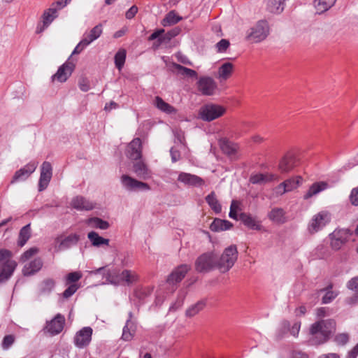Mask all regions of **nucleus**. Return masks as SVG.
I'll use <instances>...</instances> for the list:
<instances>
[{
  "mask_svg": "<svg viewBox=\"0 0 358 358\" xmlns=\"http://www.w3.org/2000/svg\"><path fill=\"white\" fill-rule=\"evenodd\" d=\"M56 280L51 278H46L38 285V294L39 296H49L56 287Z\"/></svg>",
  "mask_w": 358,
  "mask_h": 358,
  "instance_id": "obj_19",
  "label": "nucleus"
},
{
  "mask_svg": "<svg viewBox=\"0 0 358 358\" xmlns=\"http://www.w3.org/2000/svg\"><path fill=\"white\" fill-rule=\"evenodd\" d=\"M285 186L287 192H291L298 187H299L303 182V178L299 176H295L285 180L282 182Z\"/></svg>",
  "mask_w": 358,
  "mask_h": 358,
  "instance_id": "obj_40",
  "label": "nucleus"
},
{
  "mask_svg": "<svg viewBox=\"0 0 358 358\" xmlns=\"http://www.w3.org/2000/svg\"><path fill=\"white\" fill-rule=\"evenodd\" d=\"M182 20L175 10L169 12L166 17L163 19L162 24L164 27L173 25Z\"/></svg>",
  "mask_w": 358,
  "mask_h": 358,
  "instance_id": "obj_42",
  "label": "nucleus"
},
{
  "mask_svg": "<svg viewBox=\"0 0 358 358\" xmlns=\"http://www.w3.org/2000/svg\"><path fill=\"white\" fill-rule=\"evenodd\" d=\"M65 324V317L60 313H58L55 317L46 324L45 329L51 335H57L59 334L64 329Z\"/></svg>",
  "mask_w": 358,
  "mask_h": 358,
  "instance_id": "obj_15",
  "label": "nucleus"
},
{
  "mask_svg": "<svg viewBox=\"0 0 358 358\" xmlns=\"http://www.w3.org/2000/svg\"><path fill=\"white\" fill-rule=\"evenodd\" d=\"M174 68L182 75L190 78H196L197 73L194 70L184 67L180 64H174Z\"/></svg>",
  "mask_w": 358,
  "mask_h": 358,
  "instance_id": "obj_48",
  "label": "nucleus"
},
{
  "mask_svg": "<svg viewBox=\"0 0 358 358\" xmlns=\"http://www.w3.org/2000/svg\"><path fill=\"white\" fill-rule=\"evenodd\" d=\"M12 252L7 249H0V284L7 282L13 275L17 267V262L10 259Z\"/></svg>",
  "mask_w": 358,
  "mask_h": 358,
  "instance_id": "obj_3",
  "label": "nucleus"
},
{
  "mask_svg": "<svg viewBox=\"0 0 358 358\" xmlns=\"http://www.w3.org/2000/svg\"><path fill=\"white\" fill-rule=\"evenodd\" d=\"M126 155L132 160H138L141 158V141L139 138H134L128 145Z\"/></svg>",
  "mask_w": 358,
  "mask_h": 358,
  "instance_id": "obj_17",
  "label": "nucleus"
},
{
  "mask_svg": "<svg viewBox=\"0 0 358 358\" xmlns=\"http://www.w3.org/2000/svg\"><path fill=\"white\" fill-rule=\"evenodd\" d=\"M274 191L277 195H282L285 193L288 192L283 182H281L278 186H276Z\"/></svg>",
  "mask_w": 358,
  "mask_h": 358,
  "instance_id": "obj_61",
  "label": "nucleus"
},
{
  "mask_svg": "<svg viewBox=\"0 0 358 358\" xmlns=\"http://www.w3.org/2000/svg\"><path fill=\"white\" fill-rule=\"evenodd\" d=\"M43 262L39 257L35 258L34 260L24 264L22 268V274L24 276H31L38 272L42 266Z\"/></svg>",
  "mask_w": 358,
  "mask_h": 358,
  "instance_id": "obj_20",
  "label": "nucleus"
},
{
  "mask_svg": "<svg viewBox=\"0 0 358 358\" xmlns=\"http://www.w3.org/2000/svg\"><path fill=\"white\" fill-rule=\"evenodd\" d=\"M301 327L300 322H295L290 329V333L294 336H297Z\"/></svg>",
  "mask_w": 358,
  "mask_h": 358,
  "instance_id": "obj_63",
  "label": "nucleus"
},
{
  "mask_svg": "<svg viewBox=\"0 0 358 358\" xmlns=\"http://www.w3.org/2000/svg\"><path fill=\"white\" fill-rule=\"evenodd\" d=\"M86 47H87V45L82 41H80L78 43V44L76 46V48H74V50L72 52L69 58L71 59L73 55H77V54L80 53Z\"/></svg>",
  "mask_w": 358,
  "mask_h": 358,
  "instance_id": "obj_57",
  "label": "nucleus"
},
{
  "mask_svg": "<svg viewBox=\"0 0 358 358\" xmlns=\"http://www.w3.org/2000/svg\"><path fill=\"white\" fill-rule=\"evenodd\" d=\"M138 275L132 270L124 269L117 275L108 273L107 279L114 285H125L130 286L138 280Z\"/></svg>",
  "mask_w": 358,
  "mask_h": 358,
  "instance_id": "obj_4",
  "label": "nucleus"
},
{
  "mask_svg": "<svg viewBox=\"0 0 358 358\" xmlns=\"http://www.w3.org/2000/svg\"><path fill=\"white\" fill-rule=\"evenodd\" d=\"M331 219L329 212L322 210L313 216L308 225V230L310 234H314L322 230L328 224Z\"/></svg>",
  "mask_w": 358,
  "mask_h": 358,
  "instance_id": "obj_5",
  "label": "nucleus"
},
{
  "mask_svg": "<svg viewBox=\"0 0 358 358\" xmlns=\"http://www.w3.org/2000/svg\"><path fill=\"white\" fill-rule=\"evenodd\" d=\"M337 0H314L313 6L316 13L321 15L334 6Z\"/></svg>",
  "mask_w": 358,
  "mask_h": 358,
  "instance_id": "obj_32",
  "label": "nucleus"
},
{
  "mask_svg": "<svg viewBox=\"0 0 358 358\" xmlns=\"http://www.w3.org/2000/svg\"><path fill=\"white\" fill-rule=\"evenodd\" d=\"M237 209H238V205L236 203V201H233L231 203V205L230 212L229 214V215L231 218H233L235 220L237 219V212H236Z\"/></svg>",
  "mask_w": 358,
  "mask_h": 358,
  "instance_id": "obj_60",
  "label": "nucleus"
},
{
  "mask_svg": "<svg viewBox=\"0 0 358 358\" xmlns=\"http://www.w3.org/2000/svg\"><path fill=\"white\" fill-rule=\"evenodd\" d=\"M132 316V313L129 312V318L123 328L122 338L126 341H131L134 337V332L136 331V324L131 320Z\"/></svg>",
  "mask_w": 358,
  "mask_h": 358,
  "instance_id": "obj_27",
  "label": "nucleus"
},
{
  "mask_svg": "<svg viewBox=\"0 0 358 358\" xmlns=\"http://www.w3.org/2000/svg\"><path fill=\"white\" fill-rule=\"evenodd\" d=\"M206 301L201 300L189 306L185 311V315L188 317H192L201 311L206 306Z\"/></svg>",
  "mask_w": 358,
  "mask_h": 358,
  "instance_id": "obj_37",
  "label": "nucleus"
},
{
  "mask_svg": "<svg viewBox=\"0 0 358 358\" xmlns=\"http://www.w3.org/2000/svg\"><path fill=\"white\" fill-rule=\"evenodd\" d=\"M206 200L208 205L210 206V208L216 213H218L221 212L222 206L218 203V201L217 200L215 195L213 192L208 195L206 198Z\"/></svg>",
  "mask_w": 358,
  "mask_h": 358,
  "instance_id": "obj_46",
  "label": "nucleus"
},
{
  "mask_svg": "<svg viewBox=\"0 0 358 358\" xmlns=\"http://www.w3.org/2000/svg\"><path fill=\"white\" fill-rule=\"evenodd\" d=\"M285 0H266V10L270 13L280 14L284 10Z\"/></svg>",
  "mask_w": 358,
  "mask_h": 358,
  "instance_id": "obj_29",
  "label": "nucleus"
},
{
  "mask_svg": "<svg viewBox=\"0 0 358 358\" xmlns=\"http://www.w3.org/2000/svg\"><path fill=\"white\" fill-rule=\"evenodd\" d=\"M278 176L271 173H256L250 177V182L252 184L262 185L266 182L278 180Z\"/></svg>",
  "mask_w": 358,
  "mask_h": 358,
  "instance_id": "obj_28",
  "label": "nucleus"
},
{
  "mask_svg": "<svg viewBox=\"0 0 358 358\" xmlns=\"http://www.w3.org/2000/svg\"><path fill=\"white\" fill-rule=\"evenodd\" d=\"M238 259V250L236 245L225 248V271L229 270Z\"/></svg>",
  "mask_w": 358,
  "mask_h": 358,
  "instance_id": "obj_24",
  "label": "nucleus"
},
{
  "mask_svg": "<svg viewBox=\"0 0 358 358\" xmlns=\"http://www.w3.org/2000/svg\"><path fill=\"white\" fill-rule=\"evenodd\" d=\"M164 32V29H157L155 32H153L148 38L149 41H153L158 38L159 44L162 43L166 40H170L171 37H173V34L171 33H167L166 35L161 36V35Z\"/></svg>",
  "mask_w": 358,
  "mask_h": 358,
  "instance_id": "obj_44",
  "label": "nucleus"
},
{
  "mask_svg": "<svg viewBox=\"0 0 358 358\" xmlns=\"http://www.w3.org/2000/svg\"><path fill=\"white\" fill-rule=\"evenodd\" d=\"M296 160L293 155H285L279 162L278 169L281 173H288L296 166Z\"/></svg>",
  "mask_w": 358,
  "mask_h": 358,
  "instance_id": "obj_25",
  "label": "nucleus"
},
{
  "mask_svg": "<svg viewBox=\"0 0 358 358\" xmlns=\"http://www.w3.org/2000/svg\"><path fill=\"white\" fill-rule=\"evenodd\" d=\"M86 223L92 228H96L100 229H107L109 227V223L99 217H91L89 218Z\"/></svg>",
  "mask_w": 358,
  "mask_h": 358,
  "instance_id": "obj_41",
  "label": "nucleus"
},
{
  "mask_svg": "<svg viewBox=\"0 0 358 358\" xmlns=\"http://www.w3.org/2000/svg\"><path fill=\"white\" fill-rule=\"evenodd\" d=\"M329 187V185L326 182H317L313 183L307 192L303 195V199L305 200L309 199L313 196L317 195L320 192L325 190Z\"/></svg>",
  "mask_w": 358,
  "mask_h": 358,
  "instance_id": "obj_30",
  "label": "nucleus"
},
{
  "mask_svg": "<svg viewBox=\"0 0 358 358\" xmlns=\"http://www.w3.org/2000/svg\"><path fill=\"white\" fill-rule=\"evenodd\" d=\"M336 322L334 320H322L313 323L310 328L312 336L309 342L311 345H318L326 343L335 331Z\"/></svg>",
  "mask_w": 358,
  "mask_h": 358,
  "instance_id": "obj_1",
  "label": "nucleus"
},
{
  "mask_svg": "<svg viewBox=\"0 0 358 358\" xmlns=\"http://www.w3.org/2000/svg\"><path fill=\"white\" fill-rule=\"evenodd\" d=\"M103 32L102 25L99 24L93 27L89 33H85L83 34L82 41L88 46L93 41L99 38Z\"/></svg>",
  "mask_w": 358,
  "mask_h": 358,
  "instance_id": "obj_26",
  "label": "nucleus"
},
{
  "mask_svg": "<svg viewBox=\"0 0 358 358\" xmlns=\"http://www.w3.org/2000/svg\"><path fill=\"white\" fill-rule=\"evenodd\" d=\"M133 172L142 180H147L151 177L152 172L147 164L142 160L136 161L132 166Z\"/></svg>",
  "mask_w": 358,
  "mask_h": 358,
  "instance_id": "obj_18",
  "label": "nucleus"
},
{
  "mask_svg": "<svg viewBox=\"0 0 358 358\" xmlns=\"http://www.w3.org/2000/svg\"><path fill=\"white\" fill-rule=\"evenodd\" d=\"M199 90H214L216 87L215 83L210 77H203L199 80Z\"/></svg>",
  "mask_w": 358,
  "mask_h": 358,
  "instance_id": "obj_45",
  "label": "nucleus"
},
{
  "mask_svg": "<svg viewBox=\"0 0 358 358\" xmlns=\"http://www.w3.org/2000/svg\"><path fill=\"white\" fill-rule=\"evenodd\" d=\"M31 237V224H28L23 227L19 233L18 245L22 247Z\"/></svg>",
  "mask_w": 358,
  "mask_h": 358,
  "instance_id": "obj_39",
  "label": "nucleus"
},
{
  "mask_svg": "<svg viewBox=\"0 0 358 358\" xmlns=\"http://www.w3.org/2000/svg\"><path fill=\"white\" fill-rule=\"evenodd\" d=\"M78 240L79 236L78 235L71 234L65 237L60 241L58 248L59 250H63L69 248L70 247L76 245L78 243Z\"/></svg>",
  "mask_w": 358,
  "mask_h": 358,
  "instance_id": "obj_35",
  "label": "nucleus"
},
{
  "mask_svg": "<svg viewBox=\"0 0 358 358\" xmlns=\"http://www.w3.org/2000/svg\"><path fill=\"white\" fill-rule=\"evenodd\" d=\"M347 287L355 292L352 296L346 299V301L350 305L358 303V275L352 278L347 282Z\"/></svg>",
  "mask_w": 358,
  "mask_h": 358,
  "instance_id": "obj_31",
  "label": "nucleus"
},
{
  "mask_svg": "<svg viewBox=\"0 0 358 358\" xmlns=\"http://www.w3.org/2000/svg\"><path fill=\"white\" fill-rule=\"evenodd\" d=\"M38 162L31 161L25 166L15 171L10 181L11 184L26 180L36 169Z\"/></svg>",
  "mask_w": 358,
  "mask_h": 358,
  "instance_id": "obj_9",
  "label": "nucleus"
},
{
  "mask_svg": "<svg viewBox=\"0 0 358 358\" xmlns=\"http://www.w3.org/2000/svg\"><path fill=\"white\" fill-rule=\"evenodd\" d=\"M178 180L185 185L200 187L204 184L203 180L193 174L182 172L179 174Z\"/></svg>",
  "mask_w": 358,
  "mask_h": 358,
  "instance_id": "obj_22",
  "label": "nucleus"
},
{
  "mask_svg": "<svg viewBox=\"0 0 358 358\" xmlns=\"http://www.w3.org/2000/svg\"><path fill=\"white\" fill-rule=\"evenodd\" d=\"M126 59V50L124 49H120L115 55V66L121 70L123 67Z\"/></svg>",
  "mask_w": 358,
  "mask_h": 358,
  "instance_id": "obj_47",
  "label": "nucleus"
},
{
  "mask_svg": "<svg viewBox=\"0 0 358 358\" xmlns=\"http://www.w3.org/2000/svg\"><path fill=\"white\" fill-rule=\"evenodd\" d=\"M81 278H82V273L80 271H74V272L69 273L66 276V285L76 284V282H78Z\"/></svg>",
  "mask_w": 358,
  "mask_h": 358,
  "instance_id": "obj_49",
  "label": "nucleus"
},
{
  "mask_svg": "<svg viewBox=\"0 0 358 358\" xmlns=\"http://www.w3.org/2000/svg\"><path fill=\"white\" fill-rule=\"evenodd\" d=\"M38 252V249L36 247H33L26 250L20 257V260L21 262H25L29 260L34 255Z\"/></svg>",
  "mask_w": 358,
  "mask_h": 358,
  "instance_id": "obj_50",
  "label": "nucleus"
},
{
  "mask_svg": "<svg viewBox=\"0 0 358 358\" xmlns=\"http://www.w3.org/2000/svg\"><path fill=\"white\" fill-rule=\"evenodd\" d=\"M52 167L49 162H44L41 166V174L38 181V191L42 192L47 188L52 178Z\"/></svg>",
  "mask_w": 358,
  "mask_h": 358,
  "instance_id": "obj_12",
  "label": "nucleus"
},
{
  "mask_svg": "<svg viewBox=\"0 0 358 358\" xmlns=\"http://www.w3.org/2000/svg\"><path fill=\"white\" fill-rule=\"evenodd\" d=\"M240 220L246 227H248L250 229L257 231L262 229V227L260 222L257 221L255 217H252L250 215H248L246 213H241L240 215Z\"/></svg>",
  "mask_w": 358,
  "mask_h": 358,
  "instance_id": "obj_33",
  "label": "nucleus"
},
{
  "mask_svg": "<svg viewBox=\"0 0 358 358\" xmlns=\"http://www.w3.org/2000/svg\"><path fill=\"white\" fill-rule=\"evenodd\" d=\"M79 287L80 286L78 284L69 285V287L62 293V296L64 299H69L76 292Z\"/></svg>",
  "mask_w": 358,
  "mask_h": 358,
  "instance_id": "obj_52",
  "label": "nucleus"
},
{
  "mask_svg": "<svg viewBox=\"0 0 358 358\" xmlns=\"http://www.w3.org/2000/svg\"><path fill=\"white\" fill-rule=\"evenodd\" d=\"M87 238L94 246L99 247L102 245H109V239L100 236L96 232L91 231L88 233Z\"/></svg>",
  "mask_w": 358,
  "mask_h": 358,
  "instance_id": "obj_38",
  "label": "nucleus"
},
{
  "mask_svg": "<svg viewBox=\"0 0 358 358\" xmlns=\"http://www.w3.org/2000/svg\"><path fill=\"white\" fill-rule=\"evenodd\" d=\"M58 8H56L55 4H52L51 6L45 10L42 15V24H39L37 27L36 32L40 34L43 32L57 17Z\"/></svg>",
  "mask_w": 358,
  "mask_h": 358,
  "instance_id": "obj_13",
  "label": "nucleus"
},
{
  "mask_svg": "<svg viewBox=\"0 0 358 358\" xmlns=\"http://www.w3.org/2000/svg\"><path fill=\"white\" fill-rule=\"evenodd\" d=\"M268 217L273 222L283 224L286 222L285 213L281 208H274L268 214Z\"/></svg>",
  "mask_w": 358,
  "mask_h": 358,
  "instance_id": "obj_34",
  "label": "nucleus"
},
{
  "mask_svg": "<svg viewBox=\"0 0 358 358\" xmlns=\"http://www.w3.org/2000/svg\"><path fill=\"white\" fill-rule=\"evenodd\" d=\"M337 296V293L329 290L326 292L324 296L322 297V303L327 304L331 302Z\"/></svg>",
  "mask_w": 358,
  "mask_h": 358,
  "instance_id": "obj_55",
  "label": "nucleus"
},
{
  "mask_svg": "<svg viewBox=\"0 0 358 358\" xmlns=\"http://www.w3.org/2000/svg\"><path fill=\"white\" fill-rule=\"evenodd\" d=\"M71 206L78 210H91L95 204L82 196H76L71 200Z\"/></svg>",
  "mask_w": 358,
  "mask_h": 358,
  "instance_id": "obj_21",
  "label": "nucleus"
},
{
  "mask_svg": "<svg viewBox=\"0 0 358 358\" xmlns=\"http://www.w3.org/2000/svg\"><path fill=\"white\" fill-rule=\"evenodd\" d=\"M155 104L158 109L168 114H171L175 111L173 107H172L169 103H166L159 96H156Z\"/></svg>",
  "mask_w": 358,
  "mask_h": 358,
  "instance_id": "obj_43",
  "label": "nucleus"
},
{
  "mask_svg": "<svg viewBox=\"0 0 358 358\" xmlns=\"http://www.w3.org/2000/svg\"><path fill=\"white\" fill-rule=\"evenodd\" d=\"M212 231L220 232L224 230V220L215 218L210 225Z\"/></svg>",
  "mask_w": 358,
  "mask_h": 358,
  "instance_id": "obj_51",
  "label": "nucleus"
},
{
  "mask_svg": "<svg viewBox=\"0 0 358 358\" xmlns=\"http://www.w3.org/2000/svg\"><path fill=\"white\" fill-rule=\"evenodd\" d=\"M93 330L90 327H85L78 331L74 338L73 343L78 348L89 345L92 340Z\"/></svg>",
  "mask_w": 358,
  "mask_h": 358,
  "instance_id": "obj_10",
  "label": "nucleus"
},
{
  "mask_svg": "<svg viewBox=\"0 0 358 358\" xmlns=\"http://www.w3.org/2000/svg\"><path fill=\"white\" fill-rule=\"evenodd\" d=\"M358 355V343L348 352L345 358H357Z\"/></svg>",
  "mask_w": 358,
  "mask_h": 358,
  "instance_id": "obj_64",
  "label": "nucleus"
},
{
  "mask_svg": "<svg viewBox=\"0 0 358 358\" xmlns=\"http://www.w3.org/2000/svg\"><path fill=\"white\" fill-rule=\"evenodd\" d=\"M191 266L189 264H181L177 266L168 276L166 282L174 286L180 282L190 270Z\"/></svg>",
  "mask_w": 358,
  "mask_h": 358,
  "instance_id": "obj_14",
  "label": "nucleus"
},
{
  "mask_svg": "<svg viewBox=\"0 0 358 358\" xmlns=\"http://www.w3.org/2000/svg\"><path fill=\"white\" fill-rule=\"evenodd\" d=\"M223 254L215 252H205L197 257L195 261V270L199 273H208L222 266Z\"/></svg>",
  "mask_w": 358,
  "mask_h": 358,
  "instance_id": "obj_2",
  "label": "nucleus"
},
{
  "mask_svg": "<svg viewBox=\"0 0 358 358\" xmlns=\"http://www.w3.org/2000/svg\"><path fill=\"white\" fill-rule=\"evenodd\" d=\"M350 201L352 205L358 206V187H355L351 190L350 194Z\"/></svg>",
  "mask_w": 358,
  "mask_h": 358,
  "instance_id": "obj_56",
  "label": "nucleus"
},
{
  "mask_svg": "<svg viewBox=\"0 0 358 358\" xmlns=\"http://www.w3.org/2000/svg\"><path fill=\"white\" fill-rule=\"evenodd\" d=\"M138 12V8L136 6H132L125 14V17L128 20L132 19Z\"/></svg>",
  "mask_w": 358,
  "mask_h": 358,
  "instance_id": "obj_58",
  "label": "nucleus"
},
{
  "mask_svg": "<svg viewBox=\"0 0 358 358\" xmlns=\"http://www.w3.org/2000/svg\"><path fill=\"white\" fill-rule=\"evenodd\" d=\"M335 342L340 345H344L349 341V335L347 333L338 334L335 336Z\"/></svg>",
  "mask_w": 358,
  "mask_h": 358,
  "instance_id": "obj_53",
  "label": "nucleus"
},
{
  "mask_svg": "<svg viewBox=\"0 0 358 358\" xmlns=\"http://www.w3.org/2000/svg\"><path fill=\"white\" fill-rule=\"evenodd\" d=\"M225 156L231 161H236L240 157V148L238 143L231 141L225 137Z\"/></svg>",
  "mask_w": 358,
  "mask_h": 358,
  "instance_id": "obj_23",
  "label": "nucleus"
},
{
  "mask_svg": "<svg viewBox=\"0 0 358 358\" xmlns=\"http://www.w3.org/2000/svg\"><path fill=\"white\" fill-rule=\"evenodd\" d=\"M121 182L124 187L129 191H135L137 189L148 191L150 189V187L148 183L139 181L128 175L122 176Z\"/></svg>",
  "mask_w": 358,
  "mask_h": 358,
  "instance_id": "obj_11",
  "label": "nucleus"
},
{
  "mask_svg": "<svg viewBox=\"0 0 358 358\" xmlns=\"http://www.w3.org/2000/svg\"><path fill=\"white\" fill-rule=\"evenodd\" d=\"M183 300H184V296L178 299L176 303H173L170 308H169V310L171 311H175L177 309H178L179 308H180L182 304H183Z\"/></svg>",
  "mask_w": 358,
  "mask_h": 358,
  "instance_id": "obj_62",
  "label": "nucleus"
},
{
  "mask_svg": "<svg viewBox=\"0 0 358 358\" xmlns=\"http://www.w3.org/2000/svg\"><path fill=\"white\" fill-rule=\"evenodd\" d=\"M350 236L349 231L344 229H336L329 236L330 238V246L334 250H340L348 241Z\"/></svg>",
  "mask_w": 358,
  "mask_h": 358,
  "instance_id": "obj_7",
  "label": "nucleus"
},
{
  "mask_svg": "<svg viewBox=\"0 0 358 358\" xmlns=\"http://www.w3.org/2000/svg\"><path fill=\"white\" fill-rule=\"evenodd\" d=\"M170 155L173 162H176L180 159V152L174 148H171Z\"/></svg>",
  "mask_w": 358,
  "mask_h": 358,
  "instance_id": "obj_59",
  "label": "nucleus"
},
{
  "mask_svg": "<svg viewBox=\"0 0 358 358\" xmlns=\"http://www.w3.org/2000/svg\"><path fill=\"white\" fill-rule=\"evenodd\" d=\"M269 31L268 25L266 21L259 20L250 29L248 34L247 38L253 43H258L264 40Z\"/></svg>",
  "mask_w": 358,
  "mask_h": 358,
  "instance_id": "obj_6",
  "label": "nucleus"
},
{
  "mask_svg": "<svg viewBox=\"0 0 358 358\" xmlns=\"http://www.w3.org/2000/svg\"><path fill=\"white\" fill-rule=\"evenodd\" d=\"M222 115L221 108L215 105H206L201 108L200 117L205 121H211Z\"/></svg>",
  "mask_w": 358,
  "mask_h": 358,
  "instance_id": "obj_16",
  "label": "nucleus"
},
{
  "mask_svg": "<svg viewBox=\"0 0 358 358\" xmlns=\"http://www.w3.org/2000/svg\"><path fill=\"white\" fill-rule=\"evenodd\" d=\"M15 337L13 335H6L4 336L1 346L3 350H8L14 343Z\"/></svg>",
  "mask_w": 358,
  "mask_h": 358,
  "instance_id": "obj_54",
  "label": "nucleus"
},
{
  "mask_svg": "<svg viewBox=\"0 0 358 358\" xmlns=\"http://www.w3.org/2000/svg\"><path fill=\"white\" fill-rule=\"evenodd\" d=\"M75 68V64L70 61V58L59 67L57 71L52 76L51 80L52 83L59 82L64 83L70 77Z\"/></svg>",
  "mask_w": 358,
  "mask_h": 358,
  "instance_id": "obj_8",
  "label": "nucleus"
},
{
  "mask_svg": "<svg viewBox=\"0 0 358 358\" xmlns=\"http://www.w3.org/2000/svg\"><path fill=\"white\" fill-rule=\"evenodd\" d=\"M245 124V123L244 122L232 124L228 130L227 136L232 138L240 137L244 132H245L243 129Z\"/></svg>",
  "mask_w": 358,
  "mask_h": 358,
  "instance_id": "obj_36",
  "label": "nucleus"
}]
</instances>
